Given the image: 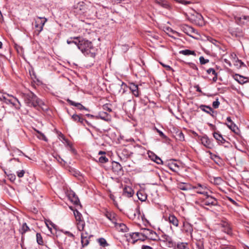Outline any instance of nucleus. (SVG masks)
I'll list each match as a JSON object with an SVG mask.
<instances>
[{
    "label": "nucleus",
    "instance_id": "09e8293b",
    "mask_svg": "<svg viewBox=\"0 0 249 249\" xmlns=\"http://www.w3.org/2000/svg\"><path fill=\"white\" fill-rule=\"evenodd\" d=\"M157 234L155 232L152 231V233H150V236L147 238L151 240H156V238L157 237Z\"/></svg>",
    "mask_w": 249,
    "mask_h": 249
},
{
    "label": "nucleus",
    "instance_id": "603ef678",
    "mask_svg": "<svg viewBox=\"0 0 249 249\" xmlns=\"http://www.w3.org/2000/svg\"><path fill=\"white\" fill-rule=\"evenodd\" d=\"M90 236L91 235L89 234L87 231H83L81 233V237H83H83H85L87 238H90Z\"/></svg>",
    "mask_w": 249,
    "mask_h": 249
},
{
    "label": "nucleus",
    "instance_id": "2eb2a0df",
    "mask_svg": "<svg viewBox=\"0 0 249 249\" xmlns=\"http://www.w3.org/2000/svg\"><path fill=\"white\" fill-rule=\"evenodd\" d=\"M67 102L71 106L76 107L77 109L80 110H82L83 109L88 110L85 107H84L82 105L79 103H76L70 99H67Z\"/></svg>",
    "mask_w": 249,
    "mask_h": 249
},
{
    "label": "nucleus",
    "instance_id": "c9c22d12",
    "mask_svg": "<svg viewBox=\"0 0 249 249\" xmlns=\"http://www.w3.org/2000/svg\"><path fill=\"white\" fill-rule=\"evenodd\" d=\"M176 249H189L187 244L184 243H178Z\"/></svg>",
    "mask_w": 249,
    "mask_h": 249
},
{
    "label": "nucleus",
    "instance_id": "0eeeda50",
    "mask_svg": "<svg viewBox=\"0 0 249 249\" xmlns=\"http://www.w3.org/2000/svg\"><path fill=\"white\" fill-rule=\"evenodd\" d=\"M7 95L9 96H11V95H10L9 94H7ZM12 97L13 98V99H7L6 98V99H4L5 100V102L6 103L8 102V103H11L14 106H15L16 108L19 109L21 107V104H20V102L18 101V100L17 98L14 97L12 96Z\"/></svg>",
    "mask_w": 249,
    "mask_h": 249
},
{
    "label": "nucleus",
    "instance_id": "a878e982",
    "mask_svg": "<svg viewBox=\"0 0 249 249\" xmlns=\"http://www.w3.org/2000/svg\"><path fill=\"white\" fill-rule=\"evenodd\" d=\"M179 53L183 54L184 55H193L194 56L196 55V53L194 51H191L190 50H181L179 52Z\"/></svg>",
    "mask_w": 249,
    "mask_h": 249
},
{
    "label": "nucleus",
    "instance_id": "f8f14e48",
    "mask_svg": "<svg viewBox=\"0 0 249 249\" xmlns=\"http://www.w3.org/2000/svg\"><path fill=\"white\" fill-rule=\"evenodd\" d=\"M237 21L238 24L240 25L248 24H249V16H242L239 18H237Z\"/></svg>",
    "mask_w": 249,
    "mask_h": 249
},
{
    "label": "nucleus",
    "instance_id": "0e129e2a",
    "mask_svg": "<svg viewBox=\"0 0 249 249\" xmlns=\"http://www.w3.org/2000/svg\"><path fill=\"white\" fill-rule=\"evenodd\" d=\"M157 131L160 136H161L162 137H165V136L164 135V134H163V133L162 131H161L159 130H157Z\"/></svg>",
    "mask_w": 249,
    "mask_h": 249
},
{
    "label": "nucleus",
    "instance_id": "a19ab883",
    "mask_svg": "<svg viewBox=\"0 0 249 249\" xmlns=\"http://www.w3.org/2000/svg\"><path fill=\"white\" fill-rule=\"evenodd\" d=\"M81 243L83 246V247L87 246L89 243V238H87V237H81Z\"/></svg>",
    "mask_w": 249,
    "mask_h": 249
},
{
    "label": "nucleus",
    "instance_id": "a18cd8bd",
    "mask_svg": "<svg viewBox=\"0 0 249 249\" xmlns=\"http://www.w3.org/2000/svg\"><path fill=\"white\" fill-rule=\"evenodd\" d=\"M220 105V102L218 101V99L217 98L216 100L213 103V107L214 108H217Z\"/></svg>",
    "mask_w": 249,
    "mask_h": 249
},
{
    "label": "nucleus",
    "instance_id": "ddd939ff",
    "mask_svg": "<svg viewBox=\"0 0 249 249\" xmlns=\"http://www.w3.org/2000/svg\"><path fill=\"white\" fill-rule=\"evenodd\" d=\"M169 222L174 226L178 227V226L179 221L177 218L173 214H170L168 217Z\"/></svg>",
    "mask_w": 249,
    "mask_h": 249
},
{
    "label": "nucleus",
    "instance_id": "f257e3e1",
    "mask_svg": "<svg viewBox=\"0 0 249 249\" xmlns=\"http://www.w3.org/2000/svg\"><path fill=\"white\" fill-rule=\"evenodd\" d=\"M22 97L25 104L29 107H39L44 110L47 109V107L45 106L44 103L31 91L22 93Z\"/></svg>",
    "mask_w": 249,
    "mask_h": 249
},
{
    "label": "nucleus",
    "instance_id": "338daca9",
    "mask_svg": "<svg viewBox=\"0 0 249 249\" xmlns=\"http://www.w3.org/2000/svg\"><path fill=\"white\" fill-rule=\"evenodd\" d=\"M213 75H214V76L213 77V82H216V80H217V73H216L215 74H214Z\"/></svg>",
    "mask_w": 249,
    "mask_h": 249
},
{
    "label": "nucleus",
    "instance_id": "6e6d98bb",
    "mask_svg": "<svg viewBox=\"0 0 249 249\" xmlns=\"http://www.w3.org/2000/svg\"><path fill=\"white\" fill-rule=\"evenodd\" d=\"M178 3H180L182 4H184V5H187V4L190 3V1H187V0H178Z\"/></svg>",
    "mask_w": 249,
    "mask_h": 249
},
{
    "label": "nucleus",
    "instance_id": "aec40b11",
    "mask_svg": "<svg viewBox=\"0 0 249 249\" xmlns=\"http://www.w3.org/2000/svg\"><path fill=\"white\" fill-rule=\"evenodd\" d=\"M182 31L189 36H191L190 34L193 33H195V29L189 26L185 25L182 28Z\"/></svg>",
    "mask_w": 249,
    "mask_h": 249
},
{
    "label": "nucleus",
    "instance_id": "423d86ee",
    "mask_svg": "<svg viewBox=\"0 0 249 249\" xmlns=\"http://www.w3.org/2000/svg\"><path fill=\"white\" fill-rule=\"evenodd\" d=\"M37 18L41 19V21L39 22L37 21H36L35 27L36 28H39V32H40L43 28V26L45 23L47 22V19L45 18H42L40 17H37Z\"/></svg>",
    "mask_w": 249,
    "mask_h": 249
},
{
    "label": "nucleus",
    "instance_id": "a211bd4d",
    "mask_svg": "<svg viewBox=\"0 0 249 249\" xmlns=\"http://www.w3.org/2000/svg\"><path fill=\"white\" fill-rule=\"evenodd\" d=\"M214 138L218 141V142H220L222 144H224L226 142V140L224 139L222 135L218 132H214L213 133Z\"/></svg>",
    "mask_w": 249,
    "mask_h": 249
},
{
    "label": "nucleus",
    "instance_id": "b1692460",
    "mask_svg": "<svg viewBox=\"0 0 249 249\" xmlns=\"http://www.w3.org/2000/svg\"><path fill=\"white\" fill-rule=\"evenodd\" d=\"M151 233H152V230L148 229H143L142 230V232H140L141 235L145 237L146 238L150 236Z\"/></svg>",
    "mask_w": 249,
    "mask_h": 249
},
{
    "label": "nucleus",
    "instance_id": "052dcab7",
    "mask_svg": "<svg viewBox=\"0 0 249 249\" xmlns=\"http://www.w3.org/2000/svg\"><path fill=\"white\" fill-rule=\"evenodd\" d=\"M228 199L231 202L233 205L237 206V203L232 198L229 197Z\"/></svg>",
    "mask_w": 249,
    "mask_h": 249
},
{
    "label": "nucleus",
    "instance_id": "7ed1b4c3",
    "mask_svg": "<svg viewBox=\"0 0 249 249\" xmlns=\"http://www.w3.org/2000/svg\"><path fill=\"white\" fill-rule=\"evenodd\" d=\"M203 199L202 204L206 206H217L218 204L217 200L214 197L210 196L207 193L204 196Z\"/></svg>",
    "mask_w": 249,
    "mask_h": 249
},
{
    "label": "nucleus",
    "instance_id": "79ce46f5",
    "mask_svg": "<svg viewBox=\"0 0 249 249\" xmlns=\"http://www.w3.org/2000/svg\"><path fill=\"white\" fill-rule=\"evenodd\" d=\"M223 180L220 177H214L213 178V183L216 185L222 184Z\"/></svg>",
    "mask_w": 249,
    "mask_h": 249
},
{
    "label": "nucleus",
    "instance_id": "58836bf2",
    "mask_svg": "<svg viewBox=\"0 0 249 249\" xmlns=\"http://www.w3.org/2000/svg\"><path fill=\"white\" fill-rule=\"evenodd\" d=\"M29 230L28 226L27 225L26 223H24L22 224V227L20 230V231L22 234H24L27 231Z\"/></svg>",
    "mask_w": 249,
    "mask_h": 249
},
{
    "label": "nucleus",
    "instance_id": "f704fd0d",
    "mask_svg": "<svg viewBox=\"0 0 249 249\" xmlns=\"http://www.w3.org/2000/svg\"><path fill=\"white\" fill-rule=\"evenodd\" d=\"M226 125L233 132H236V131L238 130L237 126L233 122L230 124H226Z\"/></svg>",
    "mask_w": 249,
    "mask_h": 249
},
{
    "label": "nucleus",
    "instance_id": "4d7b16f0",
    "mask_svg": "<svg viewBox=\"0 0 249 249\" xmlns=\"http://www.w3.org/2000/svg\"><path fill=\"white\" fill-rule=\"evenodd\" d=\"M189 65L193 69L197 70V68L195 64L190 63H189Z\"/></svg>",
    "mask_w": 249,
    "mask_h": 249
},
{
    "label": "nucleus",
    "instance_id": "412c9836",
    "mask_svg": "<svg viewBox=\"0 0 249 249\" xmlns=\"http://www.w3.org/2000/svg\"><path fill=\"white\" fill-rule=\"evenodd\" d=\"M149 157L152 160L156 162L157 164H160L162 162L161 160L153 152H151L149 154Z\"/></svg>",
    "mask_w": 249,
    "mask_h": 249
},
{
    "label": "nucleus",
    "instance_id": "c03bdc74",
    "mask_svg": "<svg viewBox=\"0 0 249 249\" xmlns=\"http://www.w3.org/2000/svg\"><path fill=\"white\" fill-rule=\"evenodd\" d=\"M199 61L201 65L205 64L209 62L208 59H206L203 56H200L199 57Z\"/></svg>",
    "mask_w": 249,
    "mask_h": 249
},
{
    "label": "nucleus",
    "instance_id": "dca6fc26",
    "mask_svg": "<svg viewBox=\"0 0 249 249\" xmlns=\"http://www.w3.org/2000/svg\"><path fill=\"white\" fill-rule=\"evenodd\" d=\"M130 90L131 91L133 94L136 96L138 97L139 95V92L138 90V86L133 83H131L129 87Z\"/></svg>",
    "mask_w": 249,
    "mask_h": 249
},
{
    "label": "nucleus",
    "instance_id": "4c0bfd02",
    "mask_svg": "<svg viewBox=\"0 0 249 249\" xmlns=\"http://www.w3.org/2000/svg\"><path fill=\"white\" fill-rule=\"evenodd\" d=\"M72 244H74L73 241H68L67 239L65 240L64 245L66 246L67 249H72Z\"/></svg>",
    "mask_w": 249,
    "mask_h": 249
},
{
    "label": "nucleus",
    "instance_id": "774afa93",
    "mask_svg": "<svg viewBox=\"0 0 249 249\" xmlns=\"http://www.w3.org/2000/svg\"><path fill=\"white\" fill-rule=\"evenodd\" d=\"M142 249H153L151 247L148 246H143Z\"/></svg>",
    "mask_w": 249,
    "mask_h": 249
},
{
    "label": "nucleus",
    "instance_id": "49530a36",
    "mask_svg": "<svg viewBox=\"0 0 249 249\" xmlns=\"http://www.w3.org/2000/svg\"><path fill=\"white\" fill-rule=\"evenodd\" d=\"M108 160V159L105 156H101L99 159V161L101 163H106Z\"/></svg>",
    "mask_w": 249,
    "mask_h": 249
},
{
    "label": "nucleus",
    "instance_id": "5701e85b",
    "mask_svg": "<svg viewBox=\"0 0 249 249\" xmlns=\"http://www.w3.org/2000/svg\"><path fill=\"white\" fill-rule=\"evenodd\" d=\"M69 197L71 202H72L75 205H78L80 203L78 197L75 195L74 193L70 194Z\"/></svg>",
    "mask_w": 249,
    "mask_h": 249
},
{
    "label": "nucleus",
    "instance_id": "7c9ffc66",
    "mask_svg": "<svg viewBox=\"0 0 249 249\" xmlns=\"http://www.w3.org/2000/svg\"><path fill=\"white\" fill-rule=\"evenodd\" d=\"M116 88L119 89V92H121L122 90V93L123 94L125 92V89L127 88L126 85L123 82H122L121 84H118L116 86Z\"/></svg>",
    "mask_w": 249,
    "mask_h": 249
},
{
    "label": "nucleus",
    "instance_id": "72a5a7b5",
    "mask_svg": "<svg viewBox=\"0 0 249 249\" xmlns=\"http://www.w3.org/2000/svg\"><path fill=\"white\" fill-rule=\"evenodd\" d=\"M222 231L227 233L228 234H231V230L228 224H224L223 225V229Z\"/></svg>",
    "mask_w": 249,
    "mask_h": 249
},
{
    "label": "nucleus",
    "instance_id": "37998d69",
    "mask_svg": "<svg viewBox=\"0 0 249 249\" xmlns=\"http://www.w3.org/2000/svg\"><path fill=\"white\" fill-rule=\"evenodd\" d=\"M166 241L169 243V247H173L174 246V243L171 239V238L168 236H166L165 238Z\"/></svg>",
    "mask_w": 249,
    "mask_h": 249
},
{
    "label": "nucleus",
    "instance_id": "9b49d317",
    "mask_svg": "<svg viewBox=\"0 0 249 249\" xmlns=\"http://www.w3.org/2000/svg\"><path fill=\"white\" fill-rule=\"evenodd\" d=\"M134 192L130 187L127 186L124 188L123 195L127 197H130L134 195Z\"/></svg>",
    "mask_w": 249,
    "mask_h": 249
},
{
    "label": "nucleus",
    "instance_id": "13d9d810",
    "mask_svg": "<svg viewBox=\"0 0 249 249\" xmlns=\"http://www.w3.org/2000/svg\"><path fill=\"white\" fill-rule=\"evenodd\" d=\"M160 64H161V65H162L164 67L166 68L167 70H169H169H172V68H171L170 66H168V65H164V64H162V63H160Z\"/></svg>",
    "mask_w": 249,
    "mask_h": 249
},
{
    "label": "nucleus",
    "instance_id": "4468645a",
    "mask_svg": "<svg viewBox=\"0 0 249 249\" xmlns=\"http://www.w3.org/2000/svg\"><path fill=\"white\" fill-rule=\"evenodd\" d=\"M199 108L203 111L211 115L212 116H213V110L211 107L208 106L202 105L199 106Z\"/></svg>",
    "mask_w": 249,
    "mask_h": 249
},
{
    "label": "nucleus",
    "instance_id": "ea45409f",
    "mask_svg": "<svg viewBox=\"0 0 249 249\" xmlns=\"http://www.w3.org/2000/svg\"><path fill=\"white\" fill-rule=\"evenodd\" d=\"M36 241L39 245L43 244V240L40 233H37L36 234Z\"/></svg>",
    "mask_w": 249,
    "mask_h": 249
},
{
    "label": "nucleus",
    "instance_id": "5fc2aeb1",
    "mask_svg": "<svg viewBox=\"0 0 249 249\" xmlns=\"http://www.w3.org/2000/svg\"><path fill=\"white\" fill-rule=\"evenodd\" d=\"M207 72L208 74L212 73V74H215L216 72H215V70L213 68H209L207 70Z\"/></svg>",
    "mask_w": 249,
    "mask_h": 249
},
{
    "label": "nucleus",
    "instance_id": "bb28decb",
    "mask_svg": "<svg viewBox=\"0 0 249 249\" xmlns=\"http://www.w3.org/2000/svg\"><path fill=\"white\" fill-rule=\"evenodd\" d=\"M137 196L139 200L142 201H145L147 198V196L143 191H138L137 192Z\"/></svg>",
    "mask_w": 249,
    "mask_h": 249
},
{
    "label": "nucleus",
    "instance_id": "2f4dec72",
    "mask_svg": "<svg viewBox=\"0 0 249 249\" xmlns=\"http://www.w3.org/2000/svg\"><path fill=\"white\" fill-rule=\"evenodd\" d=\"M196 22H197L198 24H202L203 23V18L202 15L198 13H196Z\"/></svg>",
    "mask_w": 249,
    "mask_h": 249
},
{
    "label": "nucleus",
    "instance_id": "e2e57ef3",
    "mask_svg": "<svg viewBox=\"0 0 249 249\" xmlns=\"http://www.w3.org/2000/svg\"><path fill=\"white\" fill-rule=\"evenodd\" d=\"M65 233L66 234H67L70 237H74L73 234L72 233H71V232H69V231H66Z\"/></svg>",
    "mask_w": 249,
    "mask_h": 249
},
{
    "label": "nucleus",
    "instance_id": "e433bc0d",
    "mask_svg": "<svg viewBox=\"0 0 249 249\" xmlns=\"http://www.w3.org/2000/svg\"><path fill=\"white\" fill-rule=\"evenodd\" d=\"M61 137V138H62V139L65 142V143H66V144L69 146L71 148V150L74 152V150L73 149H72L71 147H72V145L71 144V142L67 139L65 138V136L63 135V134H61V135L60 136Z\"/></svg>",
    "mask_w": 249,
    "mask_h": 249
},
{
    "label": "nucleus",
    "instance_id": "39448f33",
    "mask_svg": "<svg viewBox=\"0 0 249 249\" xmlns=\"http://www.w3.org/2000/svg\"><path fill=\"white\" fill-rule=\"evenodd\" d=\"M192 189H196L197 193L203 195L204 196H205L208 193L206 191V187L200 184H198L196 186H192Z\"/></svg>",
    "mask_w": 249,
    "mask_h": 249
},
{
    "label": "nucleus",
    "instance_id": "f03ea898",
    "mask_svg": "<svg viewBox=\"0 0 249 249\" xmlns=\"http://www.w3.org/2000/svg\"><path fill=\"white\" fill-rule=\"evenodd\" d=\"M78 48L85 55L94 58L96 55L95 50L91 42L85 39H80Z\"/></svg>",
    "mask_w": 249,
    "mask_h": 249
},
{
    "label": "nucleus",
    "instance_id": "c756f323",
    "mask_svg": "<svg viewBox=\"0 0 249 249\" xmlns=\"http://www.w3.org/2000/svg\"><path fill=\"white\" fill-rule=\"evenodd\" d=\"M77 229L79 231H84L85 223L84 220L76 222Z\"/></svg>",
    "mask_w": 249,
    "mask_h": 249
},
{
    "label": "nucleus",
    "instance_id": "6e6552de",
    "mask_svg": "<svg viewBox=\"0 0 249 249\" xmlns=\"http://www.w3.org/2000/svg\"><path fill=\"white\" fill-rule=\"evenodd\" d=\"M112 170L117 175H120L122 174L123 171L122 169V166L121 165L117 162H114L112 164Z\"/></svg>",
    "mask_w": 249,
    "mask_h": 249
},
{
    "label": "nucleus",
    "instance_id": "680f3d73",
    "mask_svg": "<svg viewBox=\"0 0 249 249\" xmlns=\"http://www.w3.org/2000/svg\"><path fill=\"white\" fill-rule=\"evenodd\" d=\"M3 99H6V96L4 94L0 92V100H2Z\"/></svg>",
    "mask_w": 249,
    "mask_h": 249
},
{
    "label": "nucleus",
    "instance_id": "6ab92c4d",
    "mask_svg": "<svg viewBox=\"0 0 249 249\" xmlns=\"http://www.w3.org/2000/svg\"><path fill=\"white\" fill-rule=\"evenodd\" d=\"M81 38L79 36L71 37L70 39L67 40V43L68 44H74L78 47V44L79 43V40Z\"/></svg>",
    "mask_w": 249,
    "mask_h": 249
},
{
    "label": "nucleus",
    "instance_id": "864d4df0",
    "mask_svg": "<svg viewBox=\"0 0 249 249\" xmlns=\"http://www.w3.org/2000/svg\"><path fill=\"white\" fill-rule=\"evenodd\" d=\"M183 226L184 227H185V226L188 227V229L187 230V231L191 232L193 231L192 228V227L191 226V225L189 224H188V223L185 224V223H183Z\"/></svg>",
    "mask_w": 249,
    "mask_h": 249
},
{
    "label": "nucleus",
    "instance_id": "69168bd1",
    "mask_svg": "<svg viewBox=\"0 0 249 249\" xmlns=\"http://www.w3.org/2000/svg\"><path fill=\"white\" fill-rule=\"evenodd\" d=\"M195 88L196 89V91L199 92H201L202 91L198 85L195 86Z\"/></svg>",
    "mask_w": 249,
    "mask_h": 249
},
{
    "label": "nucleus",
    "instance_id": "473e14b6",
    "mask_svg": "<svg viewBox=\"0 0 249 249\" xmlns=\"http://www.w3.org/2000/svg\"><path fill=\"white\" fill-rule=\"evenodd\" d=\"M73 213L76 222L83 220L82 214L77 210L73 211Z\"/></svg>",
    "mask_w": 249,
    "mask_h": 249
},
{
    "label": "nucleus",
    "instance_id": "cd10ccee",
    "mask_svg": "<svg viewBox=\"0 0 249 249\" xmlns=\"http://www.w3.org/2000/svg\"><path fill=\"white\" fill-rule=\"evenodd\" d=\"M97 241L100 246L102 247H106L109 246V244L107 243L106 240L104 238H99L97 240Z\"/></svg>",
    "mask_w": 249,
    "mask_h": 249
},
{
    "label": "nucleus",
    "instance_id": "f3484780",
    "mask_svg": "<svg viewBox=\"0 0 249 249\" xmlns=\"http://www.w3.org/2000/svg\"><path fill=\"white\" fill-rule=\"evenodd\" d=\"M105 215L110 221H111L115 225L116 224V214L114 213H111L109 212H107Z\"/></svg>",
    "mask_w": 249,
    "mask_h": 249
},
{
    "label": "nucleus",
    "instance_id": "1a4fd4ad",
    "mask_svg": "<svg viewBox=\"0 0 249 249\" xmlns=\"http://www.w3.org/2000/svg\"><path fill=\"white\" fill-rule=\"evenodd\" d=\"M202 144L205 147L208 148H211L213 144L211 143V140L208 138L207 136H203L200 139Z\"/></svg>",
    "mask_w": 249,
    "mask_h": 249
},
{
    "label": "nucleus",
    "instance_id": "bf43d9fd",
    "mask_svg": "<svg viewBox=\"0 0 249 249\" xmlns=\"http://www.w3.org/2000/svg\"><path fill=\"white\" fill-rule=\"evenodd\" d=\"M167 31L169 32V33H172V34H176L178 33L177 32L173 31L171 28H168Z\"/></svg>",
    "mask_w": 249,
    "mask_h": 249
},
{
    "label": "nucleus",
    "instance_id": "9d476101",
    "mask_svg": "<svg viewBox=\"0 0 249 249\" xmlns=\"http://www.w3.org/2000/svg\"><path fill=\"white\" fill-rule=\"evenodd\" d=\"M96 119H101L106 122H109L111 121L110 116L105 112H100L98 116H95Z\"/></svg>",
    "mask_w": 249,
    "mask_h": 249
},
{
    "label": "nucleus",
    "instance_id": "c85d7f7f",
    "mask_svg": "<svg viewBox=\"0 0 249 249\" xmlns=\"http://www.w3.org/2000/svg\"><path fill=\"white\" fill-rule=\"evenodd\" d=\"M117 228H119L120 230L126 232L127 231V228L126 225L123 223H117L115 225Z\"/></svg>",
    "mask_w": 249,
    "mask_h": 249
},
{
    "label": "nucleus",
    "instance_id": "4be33fe9",
    "mask_svg": "<svg viewBox=\"0 0 249 249\" xmlns=\"http://www.w3.org/2000/svg\"><path fill=\"white\" fill-rule=\"evenodd\" d=\"M178 188L183 191H187L192 189V186L189 184L181 183L178 184Z\"/></svg>",
    "mask_w": 249,
    "mask_h": 249
},
{
    "label": "nucleus",
    "instance_id": "8fccbe9b",
    "mask_svg": "<svg viewBox=\"0 0 249 249\" xmlns=\"http://www.w3.org/2000/svg\"><path fill=\"white\" fill-rule=\"evenodd\" d=\"M24 174H25V171L23 170L17 172V176L19 178L23 177Z\"/></svg>",
    "mask_w": 249,
    "mask_h": 249
},
{
    "label": "nucleus",
    "instance_id": "20e7f679",
    "mask_svg": "<svg viewBox=\"0 0 249 249\" xmlns=\"http://www.w3.org/2000/svg\"><path fill=\"white\" fill-rule=\"evenodd\" d=\"M140 232L130 233L126 236L127 240L133 244H134L137 241L141 239Z\"/></svg>",
    "mask_w": 249,
    "mask_h": 249
},
{
    "label": "nucleus",
    "instance_id": "393cba45",
    "mask_svg": "<svg viewBox=\"0 0 249 249\" xmlns=\"http://www.w3.org/2000/svg\"><path fill=\"white\" fill-rule=\"evenodd\" d=\"M156 3L164 8H168L169 5L168 3L165 0H156Z\"/></svg>",
    "mask_w": 249,
    "mask_h": 249
},
{
    "label": "nucleus",
    "instance_id": "de8ad7c7",
    "mask_svg": "<svg viewBox=\"0 0 249 249\" xmlns=\"http://www.w3.org/2000/svg\"><path fill=\"white\" fill-rule=\"evenodd\" d=\"M71 118L73 119V120L75 122H78V121H80L81 120V117L77 114H73L71 116Z\"/></svg>",
    "mask_w": 249,
    "mask_h": 249
},
{
    "label": "nucleus",
    "instance_id": "3c124183",
    "mask_svg": "<svg viewBox=\"0 0 249 249\" xmlns=\"http://www.w3.org/2000/svg\"><path fill=\"white\" fill-rule=\"evenodd\" d=\"M236 80L241 84H244L246 81H244V78L243 77H242L241 76H239V79L238 78V77L237 76Z\"/></svg>",
    "mask_w": 249,
    "mask_h": 249
}]
</instances>
